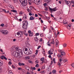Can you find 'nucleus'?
I'll list each match as a JSON object with an SVG mask.
<instances>
[{"label":"nucleus","mask_w":74,"mask_h":74,"mask_svg":"<svg viewBox=\"0 0 74 74\" xmlns=\"http://www.w3.org/2000/svg\"><path fill=\"white\" fill-rule=\"evenodd\" d=\"M40 48H41V46H38V47L37 48L38 49H39Z\"/></svg>","instance_id":"79ce46f5"},{"label":"nucleus","mask_w":74,"mask_h":74,"mask_svg":"<svg viewBox=\"0 0 74 74\" xmlns=\"http://www.w3.org/2000/svg\"><path fill=\"white\" fill-rule=\"evenodd\" d=\"M48 57L49 58H51V55H49L48 56Z\"/></svg>","instance_id":"0e129e2a"},{"label":"nucleus","mask_w":74,"mask_h":74,"mask_svg":"<svg viewBox=\"0 0 74 74\" xmlns=\"http://www.w3.org/2000/svg\"><path fill=\"white\" fill-rule=\"evenodd\" d=\"M35 17H37V16H38V14H35Z\"/></svg>","instance_id":"a18cd8bd"},{"label":"nucleus","mask_w":74,"mask_h":74,"mask_svg":"<svg viewBox=\"0 0 74 74\" xmlns=\"http://www.w3.org/2000/svg\"><path fill=\"white\" fill-rule=\"evenodd\" d=\"M63 61L62 60V58H61L60 59H59V62L58 63V66H59V67H60V66H61L62 63H63V62L62 61Z\"/></svg>","instance_id":"0eeeda50"},{"label":"nucleus","mask_w":74,"mask_h":74,"mask_svg":"<svg viewBox=\"0 0 74 74\" xmlns=\"http://www.w3.org/2000/svg\"><path fill=\"white\" fill-rule=\"evenodd\" d=\"M58 44H59V41H58V40H56V47H58Z\"/></svg>","instance_id":"dca6fc26"},{"label":"nucleus","mask_w":74,"mask_h":74,"mask_svg":"<svg viewBox=\"0 0 74 74\" xmlns=\"http://www.w3.org/2000/svg\"><path fill=\"white\" fill-rule=\"evenodd\" d=\"M40 35V34H39V33H36V36H39Z\"/></svg>","instance_id":"72a5a7b5"},{"label":"nucleus","mask_w":74,"mask_h":74,"mask_svg":"<svg viewBox=\"0 0 74 74\" xmlns=\"http://www.w3.org/2000/svg\"><path fill=\"white\" fill-rule=\"evenodd\" d=\"M25 64H24L23 63H21V66H25Z\"/></svg>","instance_id":"c03bdc74"},{"label":"nucleus","mask_w":74,"mask_h":74,"mask_svg":"<svg viewBox=\"0 0 74 74\" xmlns=\"http://www.w3.org/2000/svg\"><path fill=\"white\" fill-rule=\"evenodd\" d=\"M29 36L30 37H32V36H33V32L29 34Z\"/></svg>","instance_id":"412c9836"},{"label":"nucleus","mask_w":74,"mask_h":74,"mask_svg":"<svg viewBox=\"0 0 74 74\" xmlns=\"http://www.w3.org/2000/svg\"><path fill=\"white\" fill-rule=\"evenodd\" d=\"M1 59H5L6 60H7V58L5 57V56H1L0 57Z\"/></svg>","instance_id":"9b49d317"},{"label":"nucleus","mask_w":74,"mask_h":74,"mask_svg":"<svg viewBox=\"0 0 74 74\" xmlns=\"http://www.w3.org/2000/svg\"><path fill=\"white\" fill-rule=\"evenodd\" d=\"M56 72V71L55 69L53 70L52 73L53 74H55Z\"/></svg>","instance_id":"393cba45"},{"label":"nucleus","mask_w":74,"mask_h":74,"mask_svg":"<svg viewBox=\"0 0 74 74\" xmlns=\"http://www.w3.org/2000/svg\"><path fill=\"white\" fill-rule=\"evenodd\" d=\"M0 32H1L2 34H5V35H7L8 33V31L5 30H1Z\"/></svg>","instance_id":"39448f33"},{"label":"nucleus","mask_w":74,"mask_h":74,"mask_svg":"<svg viewBox=\"0 0 74 74\" xmlns=\"http://www.w3.org/2000/svg\"><path fill=\"white\" fill-rule=\"evenodd\" d=\"M17 37H21L23 36V33L22 31L18 32L17 33Z\"/></svg>","instance_id":"20e7f679"},{"label":"nucleus","mask_w":74,"mask_h":74,"mask_svg":"<svg viewBox=\"0 0 74 74\" xmlns=\"http://www.w3.org/2000/svg\"><path fill=\"white\" fill-rule=\"evenodd\" d=\"M19 1L23 6H26L27 4V0H19Z\"/></svg>","instance_id":"f03ea898"},{"label":"nucleus","mask_w":74,"mask_h":74,"mask_svg":"<svg viewBox=\"0 0 74 74\" xmlns=\"http://www.w3.org/2000/svg\"><path fill=\"white\" fill-rule=\"evenodd\" d=\"M44 60V58H42L40 59V60L41 61H43Z\"/></svg>","instance_id":"473e14b6"},{"label":"nucleus","mask_w":74,"mask_h":74,"mask_svg":"<svg viewBox=\"0 0 74 74\" xmlns=\"http://www.w3.org/2000/svg\"><path fill=\"white\" fill-rule=\"evenodd\" d=\"M35 18L33 17V16H31L29 18V20L30 21H33L34 20Z\"/></svg>","instance_id":"2eb2a0df"},{"label":"nucleus","mask_w":74,"mask_h":74,"mask_svg":"<svg viewBox=\"0 0 74 74\" xmlns=\"http://www.w3.org/2000/svg\"><path fill=\"white\" fill-rule=\"evenodd\" d=\"M8 74H13V72L11 70H9L8 72Z\"/></svg>","instance_id":"f3484780"},{"label":"nucleus","mask_w":74,"mask_h":74,"mask_svg":"<svg viewBox=\"0 0 74 74\" xmlns=\"http://www.w3.org/2000/svg\"><path fill=\"white\" fill-rule=\"evenodd\" d=\"M9 64H12V62H11L10 61L9 62Z\"/></svg>","instance_id":"052dcab7"},{"label":"nucleus","mask_w":74,"mask_h":74,"mask_svg":"<svg viewBox=\"0 0 74 74\" xmlns=\"http://www.w3.org/2000/svg\"><path fill=\"white\" fill-rule=\"evenodd\" d=\"M27 52L28 55H30V54H32V51H29Z\"/></svg>","instance_id":"c85d7f7f"},{"label":"nucleus","mask_w":74,"mask_h":74,"mask_svg":"<svg viewBox=\"0 0 74 74\" xmlns=\"http://www.w3.org/2000/svg\"><path fill=\"white\" fill-rule=\"evenodd\" d=\"M42 53L43 54H45V50H44V51L42 52Z\"/></svg>","instance_id":"a19ab883"},{"label":"nucleus","mask_w":74,"mask_h":74,"mask_svg":"<svg viewBox=\"0 0 74 74\" xmlns=\"http://www.w3.org/2000/svg\"><path fill=\"white\" fill-rule=\"evenodd\" d=\"M23 18L25 19H27V16H26V14H24V15Z\"/></svg>","instance_id":"b1692460"},{"label":"nucleus","mask_w":74,"mask_h":74,"mask_svg":"<svg viewBox=\"0 0 74 74\" xmlns=\"http://www.w3.org/2000/svg\"><path fill=\"white\" fill-rule=\"evenodd\" d=\"M27 74H31L30 73H29V72H27Z\"/></svg>","instance_id":"774afa93"},{"label":"nucleus","mask_w":74,"mask_h":74,"mask_svg":"<svg viewBox=\"0 0 74 74\" xmlns=\"http://www.w3.org/2000/svg\"><path fill=\"white\" fill-rule=\"evenodd\" d=\"M66 45H67V44L65 43L64 45H63V47H66Z\"/></svg>","instance_id":"7c9ffc66"},{"label":"nucleus","mask_w":74,"mask_h":74,"mask_svg":"<svg viewBox=\"0 0 74 74\" xmlns=\"http://www.w3.org/2000/svg\"><path fill=\"white\" fill-rule=\"evenodd\" d=\"M40 70H41V69H40V68L38 69L37 70L38 71H40Z\"/></svg>","instance_id":"6e6d98bb"},{"label":"nucleus","mask_w":74,"mask_h":74,"mask_svg":"<svg viewBox=\"0 0 74 74\" xmlns=\"http://www.w3.org/2000/svg\"><path fill=\"white\" fill-rule=\"evenodd\" d=\"M18 70H22V68H20V67L18 68Z\"/></svg>","instance_id":"de8ad7c7"},{"label":"nucleus","mask_w":74,"mask_h":74,"mask_svg":"<svg viewBox=\"0 0 74 74\" xmlns=\"http://www.w3.org/2000/svg\"><path fill=\"white\" fill-rule=\"evenodd\" d=\"M29 63H31V64H33V62H32V61L31 60H29Z\"/></svg>","instance_id":"bb28decb"},{"label":"nucleus","mask_w":74,"mask_h":74,"mask_svg":"<svg viewBox=\"0 0 74 74\" xmlns=\"http://www.w3.org/2000/svg\"><path fill=\"white\" fill-rule=\"evenodd\" d=\"M27 11H28V12H30V10L29 9H27Z\"/></svg>","instance_id":"4d7b16f0"},{"label":"nucleus","mask_w":74,"mask_h":74,"mask_svg":"<svg viewBox=\"0 0 74 74\" xmlns=\"http://www.w3.org/2000/svg\"><path fill=\"white\" fill-rule=\"evenodd\" d=\"M34 40L36 42H38V40H39V39H38V38L37 37H35L34 38Z\"/></svg>","instance_id":"f8f14e48"},{"label":"nucleus","mask_w":74,"mask_h":74,"mask_svg":"<svg viewBox=\"0 0 74 74\" xmlns=\"http://www.w3.org/2000/svg\"><path fill=\"white\" fill-rule=\"evenodd\" d=\"M62 56H64L66 55V53L64 52H62L61 53Z\"/></svg>","instance_id":"a211bd4d"},{"label":"nucleus","mask_w":74,"mask_h":74,"mask_svg":"<svg viewBox=\"0 0 74 74\" xmlns=\"http://www.w3.org/2000/svg\"><path fill=\"white\" fill-rule=\"evenodd\" d=\"M11 11L12 12H17V11L16 10H11Z\"/></svg>","instance_id":"a878e982"},{"label":"nucleus","mask_w":74,"mask_h":74,"mask_svg":"<svg viewBox=\"0 0 74 74\" xmlns=\"http://www.w3.org/2000/svg\"><path fill=\"white\" fill-rule=\"evenodd\" d=\"M2 10V11H4V12H6V13L7 12L6 11V10H5V9H3Z\"/></svg>","instance_id":"49530a36"},{"label":"nucleus","mask_w":74,"mask_h":74,"mask_svg":"<svg viewBox=\"0 0 74 74\" xmlns=\"http://www.w3.org/2000/svg\"><path fill=\"white\" fill-rule=\"evenodd\" d=\"M38 63V60H36L35 61V64H37V63Z\"/></svg>","instance_id":"58836bf2"},{"label":"nucleus","mask_w":74,"mask_h":74,"mask_svg":"<svg viewBox=\"0 0 74 74\" xmlns=\"http://www.w3.org/2000/svg\"><path fill=\"white\" fill-rule=\"evenodd\" d=\"M3 64V61H1V60H0V66H1Z\"/></svg>","instance_id":"aec40b11"},{"label":"nucleus","mask_w":74,"mask_h":74,"mask_svg":"<svg viewBox=\"0 0 74 74\" xmlns=\"http://www.w3.org/2000/svg\"><path fill=\"white\" fill-rule=\"evenodd\" d=\"M36 67H39V64H37L35 66Z\"/></svg>","instance_id":"f704fd0d"},{"label":"nucleus","mask_w":74,"mask_h":74,"mask_svg":"<svg viewBox=\"0 0 74 74\" xmlns=\"http://www.w3.org/2000/svg\"><path fill=\"white\" fill-rule=\"evenodd\" d=\"M0 26H1V27H3V26H4V24L3 23H2L1 24Z\"/></svg>","instance_id":"2f4dec72"},{"label":"nucleus","mask_w":74,"mask_h":74,"mask_svg":"<svg viewBox=\"0 0 74 74\" xmlns=\"http://www.w3.org/2000/svg\"><path fill=\"white\" fill-rule=\"evenodd\" d=\"M57 56L58 57V58H62V56L61 55V54H58Z\"/></svg>","instance_id":"6ab92c4d"},{"label":"nucleus","mask_w":74,"mask_h":74,"mask_svg":"<svg viewBox=\"0 0 74 74\" xmlns=\"http://www.w3.org/2000/svg\"><path fill=\"white\" fill-rule=\"evenodd\" d=\"M18 49V47H17L15 48L16 50H17Z\"/></svg>","instance_id":"338daca9"},{"label":"nucleus","mask_w":74,"mask_h":74,"mask_svg":"<svg viewBox=\"0 0 74 74\" xmlns=\"http://www.w3.org/2000/svg\"><path fill=\"white\" fill-rule=\"evenodd\" d=\"M49 10L51 11V12H52L53 11H56L57 10L56 9V7L55 8L53 9H52L50 7L49 8Z\"/></svg>","instance_id":"1a4fd4ad"},{"label":"nucleus","mask_w":74,"mask_h":74,"mask_svg":"<svg viewBox=\"0 0 74 74\" xmlns=\"http://www.w3.org/2000/svg\"><path fill=\"white\" fill-rule=\"evenodd\" d=\"M50 29H51L52 30H53V27H51Z\"/></svg>","instance_id":"864d4df0"},{"label":"nucleus","mask_w":74,"mask_h":74,"mask_svg":"<svg viewBox=\"0 0 74 74\" xmlns=\"http://www.w3.org/2000/svg\"><path fill=\"white\" fill-rule=\"evenodd\" d=\"M36 55H37L38 54V50H36V53H35Z\"/></svg>","instance_id":"e433bc0d"},{"label":"nucleus","mask_w":74,"mask_h":74,"mask_svg":"<svg viewBox=\"0 0 74 74\" xmlns=\"http://www.w3.org/2000/svg\"><path fill=\"white\" fill-rule=\"evenodd\" d=\"M44 1L45 3H47V4H49L50 2H52L51 0H44Z\"/></svg>","instance_id":"9d476101"},{"label":"nucleus","mask_w":74,"mask_h":74,"mask_svg":"<svg viewBox=\"0 0 74 74\" xmlns=\"http://www.w3.org/2000/svg\"><path fill=\"white\" fill-rule=\"evenodd\" d=\"M42 41V38H41L39 40V41H40V42H41Z\"/></svg>","instance_id":"13d9d810"},{"label":"nucleus","mask_w":74,"mask_h":74,"mask_svg":"<svg viewBox=\"0 0 74 74\" xmlns=\"http://www.w3.org/2000/svg\"><path fill=\"white\" fill-rule=\"evenodd\" d=\"M40 0H35L34 3L36 4L39 5L40 4Z\"/></svg>","instance_id":"6e6552de"},{"label":"nucleus","mask_w":74,"mask_h":74,"mask_svg":"<svg viewBox=\"0 0 74 74\" xmlns=\"http://www.w3.org/2000/svg\"><path fill=\"white\" fill-rule=\"evenodd\" d=\"M13 55L15 57H16L18 59H20L23 56L22 51L21 49H19L17 51H15L13 53Z\"/></svg>","instance_id":"f257e3e1"},{"label":"nucleus","mask_w":74,"mask_h":74,"mask_svg":"<svg viewBox=\"0 0 74 74\" xmlns=\"http://www.w3.org/2000/svg\"><path fill=\"white\" fill-rule=\"evenodd\" d=\"M52 44H55V41H54V40H52Z\"/></svg>","instance_id":"c9c22d12"},{"label":"nucleus","mask_w":74,"mask_h":74,"mask_svg":"<svg viewBox=\"0 0 74 74\" xmlns=\"http://www.w3.org/2000/svg\"><path fill=\"white\" fill-rule=\"evenodd\" d=\"M27 51V48H25V50L24 51L25 54H26V55H27V54H28V53H27L28 52H26V51Z\"/></svg>","instance_id":"4468645a"},{"label":"nucleus","mask_w":74,"mask_h":74,"mask_svg":"<svg viewBox=\"0 0 74 74\" xmlns=\"http://www.w3.org/2000/svg\"><path fill=\"white\" fill-rule=\"evenodd\" d=\"M51 50H49L48 52V54H49V55H52V54L53 53L52 52H51Z\"/></svg>","instance_id":"4be33fe9"},{"label":"nucleus","mask_w":74,"mask_h":74,"mask_svg":"<svg viewBox=\"0 0 74 74\" xmlns=\"http://www.w3.org/2000/svg\"><path fill=\"white\" fill-rule=\"evenodd\" d=\"M43 5L45 6V7H47V4L46 3H44Z\"/></svg>","instance_id":"cd10ccee"},{"label":"nucleus","mask_w":74,"mask_h":74,"mask_svg":"<svg viewBox=\"0 0 74 74\" xmlns=\"http://www.w3.org/2000/svg\"><path fill=\"white\" fill-rule=\"evenodd\" d=\"M18 21H22V19L20 18L19 20L18 19Z\"/></svg>","instance_id":"680f3d73"},{"label":"nucleus","mask_w":74,"mask_h":74,"mask_svg":"<svg viewBox=\"0 0 74 74\" xmlns=\"http://www.w3.org/2000/svg\"><path fill=\"white\" fill-rule=\"evenodd\" d=\"M48 70L49 71H51V66H49V68H48Z\"/></svg>","instance_id":"5701e85b"},{"label":"nucleus","mask_w":74,"mask_h":74,"mask_svg":"<svg viewBox=\"0 0 74 74\" xmlns=\"http://www.w3.org/2000/svg\"><path fill=\"white\" fill-rule=\"evenodd\" d=\"M74 0H72L69 2L68 1H67L66 2V3L67 4V5H68V6H70V5H71V3H72V4H74Z\"/></svg>","instance_id":"423d86ee"},{"label":"nucleus","mask_w":74,"mask_h":74,"mask_svg":"<svg viewBox=\"0 0 74 74\" xmlns=\"http://www.w3.org/2000/svg\"><path fill=\"white\" fill-rule=\"evenodd\" d=\"M47 29V27H43V31H45V29Z\"/></svg>","instance_id":"e2e57ef3"},{"label":"nucleus","mask_w":74,"mask_h":74,"mask_svg":"<svg viewBox=\"0 0 74 74\" xmlns=\"http://www.w3.org/2000/svg\"><path fill=\"white\" fill-rule=\"evenodd\" d=\"M20 15H22L23 12H20Z\"/></svg>","instance_id":"603ef678"},{"label":"nucleus","mask_w":74,"mask_h":74,"mask_svg":"<svg viewBox=\"0 0 74 74\" xmlns=\"http://www.w3.org/2000/svg\"><path fill=\"white\" fill-rule=\"evenodd\" d=\"M53 62H54V63H55V58H53Z\"/></svg>","instance_id":"37998d69"},{"label":"nucleus","mask_w":74,"mask_h":74,"mask_svg":"<svg viewBox=\"0 0 74 74\" xmlns=\"http://www.w3.org/2000/svg\"><path fill=\"white\" fill-rule=\"evenodd\" d=\"M72 66L73 67V68H74V63L72 64Z\"/></svg>","instance_id":"3c124183"},{"label":"nucleus","mask_w":74,"mask_h":74,"mask_svg":"<svg viewBox=\"0 0 74 74\" xmlns=\"http://www.w3.org/2000/svg\"><path fill=\"white\" fill-rule=\"evenodd\" d=\"M14 1V3H15L17 2V0H13Z\"/></svg>","instance_id":"4c0bfd02"},{"label":"nucleus","mask_w":74,"mask_h":74,"mask_svg":"<svg viewBox=\"0 0 74 74\" xmlns=\"http://www.w3.org/2000/svg\"><path fill=\"white\" fill-rule=\"evenodd\" d=\"M67 28L68 29H71V27H70V26H68L67 27Z\"/></svg>","instance_id":"c756f323"},{"label":"nucleus","mask_w":74,"mask_h":74,"mask_svg":"<svg viewBox=\"0 0 74 74\" xmlns=\"http://www.w3.org/2000/svg\"><path fill=\"white\" fill-rule=\"evenodd\" d=\"M40 37H43V34L42 33H40Z\"/></svg>","instance_id":"ea45409f"},{"label":"nucleus","mask_w":74,"mask_h":74,"mask_svg":"<svg viewBox=\"0 0 74 74\" xmlns=\"http://www.w3.org/2000/svg\"><path fill=\"white\" fill-rule=\"evenodd\" d=\"M28 26V22L27 21H25L23 22V29H24L25 27H27Z\"/></svg>","instance_id":"7ed1b4c3"},{"label":"nucleus","mask_w":74,"mask_h":74,"mask_svg":"<svg viewBox=\"0 0 74 74\" xmlns=\"http://www.w3.org/2000/svg\"><path fill=\"white\" fill-rule=\"evenodd\" d=\"M26 36H28V34H24Z\"/></svg>","instance_id":"69168bd1"},{"label":"nucleus","mask_w":74,"mask_h":74,"mask_svg":"<svg viewBox=\"0 0 74 74\" xmlns=\"http://www.w3.org/2000/svg\"><path fill=\"white\" fill-rule=\"evenodd\" d=\"M58 51L59 52H60V53H62V50H59Z\"/></svg>","instance_id":"bf43d9fd"},{"label":"nucleus","mask_w":74,"mask_h":74,"mask_svg":"<svg viewBox=\"0 0 74 74\" xmlns=\"http://www.w3.org/2000/svg\"><path fill=\"white\" fill-rule=\"evenodd\" d=\"M18 64V65H19V66H21L22 63L19 62Z\"/></svg>","instance_id":"09e8293b"},{"label":"nucleus","mask_w":74,"mask_h":74,"mask_svg":"<svg viewBox=\"0 0 74 74\" xmlns=\"http://www.w3.org/2000/svg\"><path fill=\"white\" fill-rule=\"evenodd\" d=\"M28 33L29 34L30 33H31L32 32H31V31L30 30H29L28 31Z\"/></svg>","instance_id":"8fccbe9b"},{"label":"nucleus","mask_w":74,"mask_h":74,"mask_svg":"<svg viewBox=\"0 0 74 74\" xmlns=\"http://www.w3.org/2000/svg\"><path fill=\"white\" fill-rule=\"evenodd\" d=\"M29 15H30V16H32V14L31 13H29Z\"/></svg>","instance_id":"5fc2aeb1"},{"label":"nucleus","mask_w":74,"mask_h":74,"mask_svg":"<svg viewBox=\"0 0 74 74\" xmlns=\"http://www.w3.org/2000/svg\"><path fill=\"white\" fill-rule=\"evenodd\" d=\"M29 5H31L33 3V1L32 0H28Z\"/></svg>","instance_id":"ddd939ff"}]
</instances>
